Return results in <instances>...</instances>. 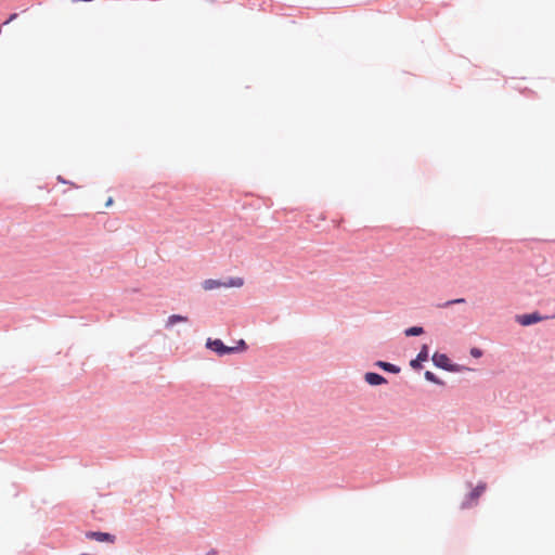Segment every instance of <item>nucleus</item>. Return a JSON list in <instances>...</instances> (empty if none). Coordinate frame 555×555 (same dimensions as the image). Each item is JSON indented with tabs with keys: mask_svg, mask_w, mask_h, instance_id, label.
Wrapping results in <instances>:
<instances>
[{
	"mask_svg": "<svg viewBox=\"0 0 555 555\" xmlns=\"http://www.w3.org/2000/svg\"><path fill=\"white\" fill-rule=\"evenodd\" d=\"M206 346L210 350L217 352L219 356H223V354H227V353H233V352H236L238 350H245L246 349V344H245V341L243 339H241L238 341V345L236 347H227V346H224V344L220 339H210V338H208L207 343H206Z\"/></svg>",
	"mask_w": 555,
	"mask_h": 555,
	"instance_id": "1",
	"label": "nucleus"
},
{
	"mask_svg": "<svg viewBox=\"0 0 555 555\" xmlns=\"http://www.w3.org/2000/svg\"><path fill=\"white\" fill-rule=\"evenodd\" d=\"M243 284L244 280L242 278H231L227 282L209 279L203 282V288L205 291H212L219 287H241Z\"/></svg>",
	"mask_w": 555,
	"mask_h": 555,
	"instance_id": "2",
	"label": "nucleus"
},
{
	"mask_svg": "<svg viewBox=\"0 0 555 555\" xmlns=\"http://www.w3.org/2000/svg\"><path fill=\"white\" fill-rule=\"evenodd\" d=\"M433 362L436 366L447 370L453 371V366L450 364V359L444 353L436 352L433 356Z\"/></svg>",
	"mask_w": 555,
	"mask_h": 555,
	"instance_id": "3",
	"label": "nucleus"
},
{
	"mask_svg": "<svg viewBox=\"0 0 555 555\" xmlns=\"http://www.w3.org/2000/svg\"><path fill=\"white\" fill-rule=\"evenodd\" d=\"M86 537L90 540H94L98 542H108V543L115 542V537L113 534L106 533V532L88 531L86 533Z\"/></svg>",
	"mask_w": 555,
	"mask_h": 555,
	"instance_id": "4",
	"label": "nucleus"
},
{
	"mask_svg": "<svg viewBox=\"0 0 555 555\" xmlns=\"http://www.w3.org/2000/svg\"><path fill=\"white\" fill-rule=\"evenodd\" d=\"M542 320H543V317L540 315L537 312L529 313V314L517 315V322L519 324H521L522 326H528V325L538 323V322H540Z\"/></svg>",
	"mask_w": 555,
	"mask_h": 555,
	"instance_id": "5",
	"label": "nucleus"
},
{
	"mask_svg": "<svg viewBox=\"0 0 555 555\" xmlns=\"http://www.w3.org/2000/svg\"><path fill=\"white\" fill-rule=\"evenodd\" d=\"M428 347L427 345H424L421 349V351L418 352L416 359L412 360L410 362V365L414 369V370H420L421 369V362L423 361H427L428 360Z\"/></svg>",
	"mask_w": 555,
	"mask_h": 555,
	"instance_id": "6",
	"label": "nucleus"
},
{
	"mask_svg": "<svg viewBox=\"0 0 555 555\" xmlns=\"http://www.w3.org/2000/svg\"><path fill=\"white\" fill-rule=\"evenodd\" d=\"M364 379L367 384L372 386H377L386 383V379L382 375L373 372L366 373L364 375Z\"/></svg>",
	"mask_w": 555,
	"mask_h": 555,
	"instance_id": "7",
	"label": "nucleus"
},
{
	"mask_svg": "<svg viewBox=\"0 0 555 555\" xmlns=\"http://www.w3.org/2000/svg\"><path fill=\"white\" fill-rule=\"evenodd\" d=\"M178 322H188V318L180 315V314H172L168 318V320L166 322V326L171 327L175 324H177Z\"/></svg>",
	"mask_w": 555,
	"mask_h": 555,
	"instance_id": "8",
	"label": "nucleus"
},
{
	"mask_svg": "<svg viewBox=\"0 0 555 555\" xmlns=\"http://www.w3.org/2000/svg\"><path fill=\"white\" fill-rule=\"evenodd\" d=\"M376 365L387 372H390V373H399L400 372V367L391 364V363H388V362H384V361H378L376 363Z\"/></svg>",
	"mask_w": 555,
	"mask_h": 555,
	"instance_id": "9",
	"label": "nucleus"
},
{
	"mask_svg": "<svg viewBox=\"0 0 555 555\" xmlns=\"http://www.w3.org/2000/svg\"><path fill=\"white\" fill-rule=\"evenodd\" d=\"M487 489V485L485 482H480L476 486V488L470 492V498L473 500H477Z\"/></svg>",
	"mask_w": 555,
	"mask_h": 555,
	"instance_id": "10",
	"label": "nucleus"
},
{
	"mask_svg": "<svg viewBox=\"0 0 555 555\" xmlns=\"http://www.w3.org/2000/svg\"><path fill=\"white\" fill-rule=\"evenodd\" d=\"M404 333L406 336H418L424 333V330L421 326H412L405 330Z\"/></svg>",
	"mask_w": 555,
	"mask_h": 555,
	"instance_id": "11",
	"label": "nucleus"
},
{
	"mask_svg": "<svg viewBox=\"0 0 555 555\" xmlns=\"http://www.w3.org/2000/svg\"><path fill=\"white\" fill-rule=\"evenodd\" d=\"M464 302H465L464 298H457V299L448 300V301L441 304L439 307L440 308H446V307H449V306H452V305H455V304H464Z\"/></svg>",
	"mask_w": 555,
	"mask_h": 555,
	"instance_id": "12",
	"label": "nucleus"
},
{
	"mask_svg": "<svg viewBox=\"0 0 555 555\" xmlns=\"http://www.w3.org/2000/svg\"><path fill=\"white\" fill-rule=\"evenodd\" d=\"M470 354L474 358H480L482 356V351L480 349H478V348H472Z\"/></svg>",
	"mask_w": 555,
	"mask_h": 555,
	"instance_id": "13",
	"label": "nucleus"
},
{
	"mask_svg": "<svg viewBox=\"0 0 555 555\" xmlns=\"http://www.w3.org/2000/svg\"><path fill=\"white\" fill-rule=\"evenodd\" d=\"M425 378H426L427 380H429V382H434V383H437V382H438V380H437V378H436V376H435L431 372H429V371H427V372L425 373Z\"/></svg>",
	"mask_w": 555,
	"mask_h": 555,
	"instance_id": "14",
	"label": "nucleus"
},
{
	"mask_svg": "<svg viewBox=\"0 0 555 555\" xmlns=\"http://www.w3.org/2000/svg\"><path fill=\"white\" fill-rule=\"evenodd\" d=\"M17 17V14L16 13H13L10 15L9 20L4 22V24H9L11 23L12 21L16 20Z\"/></svg>",
	"mask_w": 555,
	"mask_h": 555,
	"instance_id": "15",
	"label": "nucleus"
},
{
	"mask_svg": "<svg viewBox=\"0 0 555 555\" xmlns=\"http://www.w3.org/2000/svg\"><path fill=\"white\" fill-rule=\"evenodd\" d=\"M111 204H112V198H109V199L107 201V204H106V205H111Z\"/></svg>",
	"mask_w": 555,
	"mask_h": 555,
	"instance_id": "16",
	"label": "nucleus"
}]
</instances>
